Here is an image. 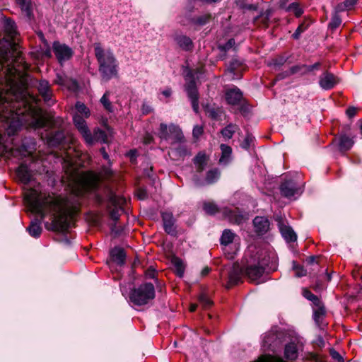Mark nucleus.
Masks as SVG:
<instances>
[{"label": "nucleus", "mask_w": 362, "mask_h": 362, "mask_svg": "<svg viewBox=\"0 0 362 362\" xmlns=\"http://www.w3.org/2000/svg\"><path fill=\"white\" fill-rule=\"evenodd\" d=\"M304 64H297L295 66H291L288 71L289 74L291 75L296 74L298 73H300L303 74V71L304 70Z\"/></svg>", "instance_id": "59"}, {"label": "nucleus", "mask_w": 362, "mask_h": 362, "mask_svg": "<svg viewBox=\"0 0 362 362\" xmlns=\"http://www.w3.org/2000/svg\"><path fill=\"white\" fill-rule=\"evenodd\" d=\"M280 190L284 197L290 199H296L303 192L302 187L297 185L293 180H287L283 182L281 185Z\"/></svg>", "instance_id": "10"}, {"label": "nucleus", "mask_w": 362, "mask_h": 362, "mask_svg": "<svg viewBox=\"0 0 362 362\" xmlns=\"http://www.w3.org/2000/svg\"><path fill=\"white\" fill-rule=\"evenodd\" d=\"M236 129L237 126L230 124L226 126L223 129H222L221 134L226 139H230V138H232Z\"/></svg>", "instance_id": "48"}, {"label": "nucleus", "mask_w": 362, "mask_h": 362, "mask_svg": "<svg viewBox=\"0 0 362 362\" xmlns=\"http://www.w3.org/2000/svg\"><path fill=\"white\" fill-rule=\"evenodd\" d=\"M111 257L118 265H123L125 262V253L122 248L115 247L110 252Z\"/></svg>", "instance_id": "28"}, {"label": "nucleus", "mask_w": 362, "mask_h": 362, "mask_svg": "<svg viewBox=\"0 0 362 362\" xmlns=\"http://www.w3.org/2000/svg\"><path fill=\"white\" fill-rule=\"evenodd\" d=\"M289 57L280 54L273 58L270 62L268 63L269 66H272L275 71L281 70V67L288 62Z\"/></svg>", "instance_id": "30"}, {"label": "nucleus", "mask_w": 362, "mask_h": 362, "mask_svg": "<svg viewBox=\"0 0 362 362\" xmlns=\"http://www.w3.org/2000/svg\"><path fill=\"white\" fill-rule=\"evenodd\" d=\"M30 92H0V156L22 158L30 153L24 146L17 148L8 140L23 124L37 129L44 127L47 118Z\"/></svg>", "instance_id": "1"}, {"label": "nucleus", "mask_w": 362, "mask_h": 362, "mask_svg": "<svg viewBox=\"0 0 362 362\" xmlns=\"http://www.w3.org/2000/svg\"><path fill=\"white\" fill-rule=\"evenodd\" d=\"M15 2L28 18L33 15L32 5L30 0H15Z\"/></svg>", "instance_id": "36"}, {"label": "nucleus", "mask_w": 362, "mask_h": 362, "mask_svg": "<svg viewBox=\"0 0 362 362\" xmlns=\"http://www.w3.org/2000/svg\"><path fill=\"white\" fill-rule=\"evenodd\" d=\"M93 47L101 76L103 79L108 81L117 74L116 59L110 50H104L100 42H95Z\"/></svg>", "instance_id": "5"}, {"label": "nucleus", "mask_w": 362, "mask_h": 362, "mask_svg": "<svg viewBox=\"0 0 362 362\" xmlns=\"http://www.w3.org/2000/svg\"><path fill=\"white\" fill-rule=\"evenodd\" d=\"M220 177V172L218 169L209 170L206 177V182L208 184H212L218 180Z\"/></svg>", "instance_id": "47"}, {"label": "nucleus", "mask_w": 362, "mask_h": 362, "mask_svg": "<svg viewBox=\"0 0 362 362\" xmlns=\"http://www.w3.org/2000/svg\"><path fill=\"white\" fill-rule=\"evenodd\" d=\"M169 126H167L165 124H160V129H159V136L162 139L168 140L170 139V135H169Z\"/></svg>", "instance_id": "52"}, {"label": "nucleus", "mask_w": 362, "mask_h": 362, "mask_svg": "<svg viewBox=\"0 0 362 362\" xmlns=\"http://www.w3.org/2000/svg\"><path fill=\"white\" fill-rule=\"evenodd\" d=\"M353 145L354 141L351 138L345 134L340 136L339 146L341 151H346L349 150Z\"/></svg>", "instance_id": "35"}, {"label": "nucleus", "mask_w": 362, "mask_h": 362, "mask_svg": "<svg viewBox=\"0 0 362 362\" xmlns=\"http://www.w3.org/2000/svg\"><path fill=\"white\" fill-rule=\"evenodd\" d=\"M223 214L230 222L240 224L244 221V216L243 215L237 214L235 211L230 209H225Z\"/></svg>", "instance_id": "34"}, {"label": "nucleus", "mask_w": 362, "mask_h": 362, "mask_svg": "<svg viewBox=\"0 0 362 362\" xmlns=\"http://www.w3.org/2000/svg\"><path fill=\"white\" fill-rule=\"evenodd\" d=\"M126 199L123 197L116 195L110 192L107 197V209L110 217L115 221L119 220L121 214L124 212L123 206Z\"/></svg>", "instance_id": "8"}, {"label": "nucleus", "mask_w": 362, "mask_h": 362, "mask_svg": "<svg viewBox=\"0 0 362 362\" xmlns=\"http://www.w3.org/2000/svg\"><path fill=\"white\" fill-rule=\"evenodd\" d=\"M207 158L204 153H199L194 159V163L197 165V170L201 172L206 165Z\"/></svg>", "instance_id": "38"}, {"label": "nucleus", "mask_w": 362, "mask_h": 362, "mask_svg": "<svg viewBox=\"0 0 362 362\" xmlns=\"http://www.w3.org/2000/svg\"><path fill=\"white\" fill-rule=\"evenodd\" d=\"M245 69V64L243 60L237 57L233 58L228 63L227 70L233 76L238 77Z\"/></svg>", "instance_id": "19"}, {"label": "nucleus", "mask_w": 362, "mask_h": 362, "mask_svg": "<svg viewBox=\"0 0 362 362\" xmlns=\"http://www.w3.org/2000/svg\"><path fill=\"white\" fill-rule=\"evenodd\" d=\"M41 93L40 98L44 100V101L48 105H51L53 103V101L51 100V93L52 92H40Z\"/></svg>", "instance_id": "60"}, {"label": "nucleus", "mask_w": 362, "mask_h": 362, "mask_svg": "<svg viewBox=\"0 0 362 362\" xmlns=\"http://www.w3.org/2000/svg\"><path fill=\"white\" fill-rule=\"evenodd\" d=\"M221 156L219 158V164L222 165H228L232 160V148L230 146L222 144L220 146Z\"/></svg>", "instance_id": "24"}, {"label": "nucleus", "mask_w": 362, "mask_h": 362, "mask_svg": "<svg viewBox=\"0 0 362 362\" xmlns=\"http://www.w3.org/2000/svg\"><path fill=\"white\" fill-rule=\"evenodd\" d=\"M155 298V288L151 283H144L132 289L129 294L132 303L136 305H144Z\"/></svg>", "instance_id": "6"}, {"label": "nucleus", "mask_w": 362, "mask_h": 362, "mask_svg": "<svg viewBox=\"0 0 362 362\" xmlns=\"http://www.w3.org/2000/svg\"><path fill=\"white\" fill-rule=\"evenodd\" d=\"M199 301L204 308L209 307L212 303L211 300L205 293L199 295Z\"/></svg>", "instance_id": "56"}, {"label": "nucleus", "mask_w": 362, "mask_h": 362, "mask_svg": "<svg viewBox=\"0 0 362 362\" xmlns=\"http://www.w3.org/2000/svg\"><path fill=\"white\" fill-rule=\"evenodd\" d=\"M262 343L264 349L273 351L281 343V341L276 333L271 332L265 334Z\"/></svg>", "instance_id": "20"}, {"label": "nucleus", "mask_w": 362, "mask_h": 362, "mask_svg": "<svg viewBox=\"0 0 362 362\" xmlns=\"http://www.w3.org/2000/svg\"><path fill=\"white\" fill-rule=\"evenodd\" d=\"M4 30L8 35L12 36L16 33V23L12 18H6L4 20Z\"/></svg>", "instance_id": "37"}, {"label": "nucleus", "mask_w": 362, "mask_h": 362, "mask_svg": "<svg viewBox=\"0 0 362 362\" xmlns=\"http://www.w3.org/2000/svg\"><path fill=\"white\" fill-rule=\"evenodd\" d=\"M340 82V78L329 71L323 72L319 79L320 86L325 90H329L335 88V86Z\"/></svg>", "instance_id": "12"}, {"label": "nucleus", "mask_w": 362, "mask_h": 362, "mask_svg": "<svg viewBox=\"0 0 362 362\" xmlns=\"http://www.w3.org/2000/svg\"><path fill=\"white\" fill-rule=\"evenodd\" d=\"M174 40L183 51L192 52L194 49V45L192 40L185 35L176 34L174 36Z\"/></svg>", "instance_id": "16"}, {"label": "nucleus", "mask_w": 362, "mask_h": 362, "mask_svg": "<svg viewBox=\"0 0 362 362\" xmlns=\"http://www.w3.org/2000/svg\"><path fill=\"white\" fill-rule=\"evenodd\" d=\"M170 154L177 159L187 155V149L185 146L180 144L177 148L171 150Z\"/></svg>", "instance_id": "45"}, {"label": "nucleus", "mask_w": 362, "mask_h": 362, "mask_svg": "<svg viewBox=\"0 0 362 362\" xmlns=\"http://www.w3.org/2000/svg\"><path fill=\"white\" fill-rule=\"evenodd\" d=\"M91 141H86L88 144L92 145L95 142H107V135L105 132L99 128L95 129L93 134H91Z\"/></svg>", "instance_id": "26"}, {"label": "nucleus", "mask_w": 362, "mask_h": 362, "mask_svg": "<svg viewBox=\"0 0 362 362\" xmlns=\"http://www.w3.org/2000/svg\"><path fill=\"white\" fill-rule=\"evenodd\" d=\"M237 7L243 11H257L258 8L257 4H247V0H237L236 1Z\"/></svg>", "instance_id": "41"}, {"label": "nucleus", "mask_w": 362, "mask_h": 362, "mask_svg": "<svg viewBox=\"0 0 362 362\" xmlns=\"http://www.w3.org/2000/svg\"><path fill=\"white\" fill-rule=\"evenodd\" d=\"M303 295L306 299L312 301L315 305H319L320 304H321V302L320 299L317 298V296L314 295L309 290L304 289L303 291Z\"/></svg>", "instance_id": "49"}, {"label": "nucleus", "mask_w": 362, "mask_h": 362, "mask_svg": "<svg viewBox=\"0 0 362 362\" xmlns=\"http://www.w3.org/2000/svg\"><path fill=\"white\" fill-rule=\"evenodd\" d=\"M161 216L165 231L169 235H175L176 234V228L173 214L165 211L162 213Z\"/></svg>", "instance_id": "17"}, {"label": "nucleus", "mask_w": 362, "mask_h": 362, "mask_svg": "<svg viewBox=\"0 0 362 362\" xmlns=\"http://www.w3.org/2000/svg\"><path fill=\"white\" fill-rule=\"evenodd\" d=\"M52 49L60 64L71 59L74 54V50L70 47L59 41H54L53 42Z\"/></svg>", "instance_id": "9"}, {"label": "nucleus", "mask_w": 362, "mask_h": 362, "mask_svg": "<svg viewBox=\"0 0 362 362\" xmlns=\"http://www.w3.org/2000/svg\"><path fill=\"white\" fill-rule=\"evenodd\" d=\"M204 133V127L202 125H195L192 130L193 137L198 139Z\"/></svg>", "instance_id": "58"}, {"label": "nucleus", "mask_w": 362, "mask_h": 362, "mask_svg": "<svg viewBox=\"0 0 362 362\" xmlns=\"http://www.w3.org/2000/svg\"><path fill=\"white\" fill-rule=\"evenodd\" d=\"M276 268L274 254L260 247L249 246L245 252V273L250 281L259 284V279L267 269L274 271Z\"/></svg>", "instance_id": "4"}, {"label": "nucleus", "mask_w": 362, "mask_h": 362, "mask_svg": "<svg viewBox=\"0 0 362 362\" xmlns=\"http://www.w3.org/2000/svg\"><path fill=\"white\" fill-rule=\"evenodd\" d=\"M286 11L293 12L296 18H299L303 13V10L300 8L298 2L290 4L286 8Z\"/></svg>", "instance_id": "43"}, {"label": "nucleus", "mask_w": 362, "mask_h": 362, "mask_svg": "<svg viewBox=\"0 0 362 362\" xmlns=\"http://www.w3.org/2000/svg\"><path fill=\"white\" fill-rule=\"evenodd\" d=\"M16 175L20 181L24 184L30 182L32 174L27 165L21 163L16 170Z\"/></svg>", "instance_id": "22"}, {"label": "nucleus", "mask_w": 362, "mask_h": 362, "mask_svg": "<svg viewBox=\"0 0 362 362\" xmlns=\"http://www.w3.org/2000/svg\"><path fill=\"white\" fill-rule=\"evenodd\" d=\"M346 10H348L344 5V2L338 4L334 9V12L332 13H337L339 14V13L344 12Z\"/></svg>", "instance_id": "63"}, {"label": "nucleus", "mask_w": 362, "mask_h": 362, "mask_svg": "<svg viewBox=\"0 0 362 362\" xmlns=\"http://www.w3.org/2000/svg\"><path fill=\"white\" fill-rule=\"evenodd\" d=\"M65 139L64 134L62 132L58 131L54 132L47 139V143L51 146H57L62 144Z\"/></svg>", "instance_id": "33"}, {"label": "nucleus", "mask_w": 362, "mask_h": 362, "mask_svg": "<svg viewBox=\"0 0 362 362\" xmlns=\"http://www.w3.org/2000/svg\"><path fill=\"white\" fill-rule=\"evenodd\" d=\"M285 356L287 359L293 361L298 357V349L296 344L291 342L286 345L284 351Z\"/></svg>", "instance_id": "32"}, {"label": "nucleus", "mask_w": 362, "mask_h": 362, "mask_svg": "<svg viewBox=\"0 0 362 362\" xmlns=\"http://www.w3.org/2000/svg\"><path fill=\"white\" fill-rule=\"evenodd\" d=\"M313 21L309 18H305L298 26L295 32L291 35L293 40H299L303 33L308 29Z\"/></svg>", "instance_id": "27"}, {"label": "nucleus", "mask_w": 362, "mask_h": 362, "mask_svg": "<svg viewBox=\"0 0 362 362\" xmlns=\"http://www.w3.org/2000/svg\"><path fill=\"white\" fill-rule=\"evenodd\" d=\"M204 209L208 214H214L218 212V209L216 204L214 202H205L204 204Z\"/></svg>", "instance_id": "51"}, {"label": "nucleus", "mask_w": 362, "mask_h": 362, "mask_svg": "<svg viewBox=\"0 0 362 362\" xmlns=\"http://www.w3.org/2000/svg\"><path fill=\"white\" fill-rule=\"evenodd\" d=\"M213 16L211 13H206L200 16H195L189 18V22L198 30L200 28L206 25L211 21Z\"/></svg>", "instance_id": "18"}, {"label": "nucleus", "mask_w": 362, "mask_h": 362, "mask_svg": "<svg viewBox=\"0 0 362 362\" xmlns=\"http://www.w3.org/2000/svg\"><path fill=\"white\" fill-rule=\"evenodd\" d=\"M109 93L106 92L100 99V102L104 107L109 112L112 111V105L109 100Z\"/></svg>", "instance_id": "54"}, {"label": "nucleus", "mask_w": 362, "mask_h": 362, "mask_svg": "<svg viewBox=\"0 0 362 362\" xmlns=\"http://www.w3.org/2000/svg\"><path fill=\"white\" fill-rule=\"evenodd\" d=\"M356 112L357 109L354 107H349L346 111V114L349 118L354 117L356 115Z\"/></svg>", "instance_id": "64"}, {"label": "nucleus", "mask_w": 362, "mask_h": 362, "mask_svg": "<svg viewBox=\"0 0 362 362\" xmlns=\"http://www.w3.org/2000/svg\"><path fill=\"white\" fill-rule=\"evenodd\" d=\"M341 22L342 20L339 14L332 13L331 20L328 23V28L333 32L340 26Z\"/></svg>", "instance_id": "40"}, {"label": "nucleus", "mask_w": 362, "mask_h": 362, "mask_svg": "<svg viewBox=\"0 0 362 362\" xmlns=\"http://www.w3.org/2000/svg\"><path fill=\"white\" fill-rule=\"evenodd\" d=\"M253 224L256 232L260 234L266 233L269 227L268 219L264 216L255 217L253 220Z\"/></svg>", "instance_id": "25"}, {"label": "nucleus", "mask_w": 362, "mask_h": 362, "mask_svg": "<svg viewBox=\"0 0 362 362\" xmlns=\"http://www.w3.org/2000/svg\"><path fill=\"white\" fill-rule=\"evenodd\" d=\"M201 104L203 108L204 109L206 115L211 119L216 120L221 117L223 112L221 108L216 107L214 105H211L209 103H205L204 102H202Z\"/></svg>", "instance_id": "23"}, {"label": "nucleus", "mask_w": 362, "mask_h": 362, "mask_svg": "<svg viewBox=\"0 0 362 362\" xmlns=\"http://www.w3.org/2000/svg\"><path fill=\"white\" fill-rule=\"evenodd\" d=\"M280 232L286 242H294L297 239L296 234L290 226L281 225Z\"/></svg>", "instance_id": "29"}, {"label": "nucleus", "mask_w": 362, "mask_h": 362, "mask_svg": "<svg viewBox=\"0 0 362 362\" xmlns=\"http://www.w3.org/2000/svg\"><path fill=\"white\" fill-rule=\"evenodd\" d=\"M199 92H188V98L189 99L192 109L194 112L198 113L199 107Z\"/></svg>", "instance_id": "44"}, {"label": "nucleus", "mask_w": 362, "mask_h": 362, "mask_svg": "<svg viewBox=\"0 0 362 362\" xmlns=\"http://www.w3.org/2000/svg\"><path fill=\"white\" fill-rule=\"evenodd\" d=\"M322 66L320 62H316L313 65H307L304 64V70L303 71V74H307L308 73L313 72L314 71H318Z\"/></svg>", "instance_id": "53"}, {"label": "nucleus", "mask_w": 362, "mask_h": 362, "mask_svg": "<svg viewBox=\"0 0 362 362\" xmlns=\"http://www.w3.org/2000/svg\"><path fill=\"white\" fill-rule=\"evenodd\" d=\"M75 107L76 110V114H78L85 118H88L90 117V110L83 103L78 101L75 105Z\"/></svg>", "instance_id": "42"}, {"label": "nucleus", "mask_w": 362, "mask_h": 362, "mask_svg": "<svg viewBox=\"0 0 362 362\" xmlns=\"http://www.w3.org/2000/svg\"><path fill=\"white\" fill-rule=\"evenodd\" d=\"M113 175V171L109 167H103L100 175L89 172L87 173L83 179V187L88 191H93L98 187L100 179H109Z\"/></svg>", "instance_id": "7"}, {"label": "nucleus", "mask_w": 362, "mask_h": 362, "mask_svg": "<svg viewBox=\"0 0 362 362\" xmlns=\"http://www.w3.org/2000/svg\"><path fill=\"white\" fill-rule=\"evenodd\" d=\"M254 141V137L250 135V134H247L244 141L242 142V144H240L241 147L245 150H248L250 148V147L251 146L252 144L253 143Z\"/></svg>", "instance_id": "57"}, {"label": "nucleus", "mask_w": 362, "mask_h": 362, "mask_svg": "<svg viewBox=\"0 0 362 362\" xmlns=\"http://www.w3.org/2000/svg\"><path fill=\"white\" fill-rule=\"evenodd\" d=\"M317 306L318 308L314 311L313 319L317 323H319L322 317L325 315V308L321 305V304Z\"/></svg>", "instance_id": "50"}, {"label": "nucleus", "mask_w": 362, "mask_h": 362, "mask_svg": "<svg viewBox=\"0 0 362 362\" xmlns=\"http://www.w3.org/2000/svg\"><path fill=\"white\" fill-rule=\"evenodd\" d=\"M187 85L186 90H197V79L198 78V71L195 69H187L185 74Z\"/></svg>", "instance_id": "21"}, {"label": "nucleus", "mask_w": 362, "mask_h": 362, "mask_svg": "<svg viewBox=\"0 0 362 362\" xmlns=\"http://www.w3.org/2000/svg\"><path fill=\"white\" fill-rule=\"evenodd\" d=\"M196 2L195 0H188L185 6V10L190 13L194 12Z\"/></svg>", "instance_id": "61"}, {"label": "nucleus", "mask_w": 362, "mask_h": 362, "mask_svg": "<svg viewBox=\"0 0 362 362\" xmlns=\"http://www.w3.org/2000/svg\"><path fill=\"white\" fill-rule=\"evenodd\" d=\"M25 201L29 210L40 216L35 218L27 228L30 235L37 238L40 236L42 228V221L49 217V221H45V227L48 230L64 232L68 230V209L64 199L53 193L42 191L40 186L30 188L25 192Z\"/></svg>", "instance_id": "2"}, {"label": "nucleus", "mask_w": 362, "mask_h": 362, "mask_svg": "<svg viewBox=\"0 0 362 362\" xmlns=\"http://www.w3.org/2000/svg\"><path fill=\"white\" fill-rule=\"evenodd\" d=\"M169 132L170 139L174 142H180L182 140V132L178 126L171 124L169 125Z\"/></svg>", "instance_id": "31"}, {"label": "nucleus", "mask_w": 362, "mask_h": 362, "mask_svg": "<svg viewBox=\"0 0 362 362\" xmlns=\"http://www.w3.org/2000/svg\"><path fill=\"white\" fill-rule=\"evenodd\" d=\"M243 269L238 263L233 264L230 269L228 275V281L226 287L228 289L233 286L238 284L241 281Z\"/></svg>", "instance_id": "15"}, {"label": "nucleus", "mask_w": 362, "mask_h": 362, "mask_svg": "<svg viewBox=\"0 0 362 362\" xmlns=\"http://www.w3.org/2000/svg\"><path fill=\"white\" fill-rule=\"evenodd\" d=\"M20 58L15 42L0 47V90H29L37 85V80L16 67Z\"/></svg>", "instance_id": "3"}, {"label": "nucleus", "mask_w": 362, "mask_h": 362, "mask_svg": "<svg viewBox=\"0 0 362 362\" xmlns=\"http://www.w3.org/2000/svg\"><path fill=\"white\" fill-rule=\"evenodd\" d=\"M235 44V41L234 38H230L225 44L223 45H218V49L221 52H226L230 49H231Z\"/></svg>", "instance_id": "55"}, {"label": "nucleus", "mask_w": 362, "mask_h": 362, "mask_svg": "<svg viewBox=\"0 0 362 362\" xmlns=\"http://www.w3.org/2000/svg\"><path fill=\"white\" fill-rule=\"evenodd\" d=\"M172 263L175 268L177 275L182 277L185 271V267L182 261L180 258L174 257L172 260Z\"/></svg>", "instance_id": "46"}, {"label": "nucleus", "mask_w": 362, "mask_h": 362, "mask_svg": "<svg viewBox=\"0 0 362 362\" xmlns=\"http://www.w3.org/2000/svg\"><path fill=\"white\" fill-rule=\"evenodd\" d=\"M330 355H331L332 358L333 359H334L335 361H337L338 362H344L343 357L341 356V354L339 352H337L334 349H332L330 351Z\"/></svg>", "instance_id": "62"}, {"label": "nucleus", "mask_w": 362, "mask_h": 362, "mask_svg": "<svg viewBox=\"0 0 362 362\" xmlns=\"http://www.w3.org/2000/svg\"><path fill=\"white\" fill-rule=\"evenodd\" d=\"M54 82L67 88V90H78L79 84L76 79L65 74H57Z\"/></svg>", "instance_id": "13"}, {"label": "nucleus", "mask_w": 362, "mask_h": 362, "mask_svg": "<svg viewBox=\"0 0 362 362\" xmlns=\"http://www.w3.org/2000/svg\"><path fill=\"white\" fill-rule=\"evenodd\" d=\"M234 238L235 234L230 230L226 229L221 237V244L226 246L233 243Z\"/></svg>", "instance_id": "39"}, {"label": "nucleus", "mask_w": 362, "mask_h": 362, "mask_svg": "<svg viewBox=\"0 0 362 362\" xmlns=\"http://www.w3.org/2000/svg\"><path fill=\"white\" fill-rule=\"evenodd\" d=\"M226 100L230 105H239L240 111L244 115L249 112L250 107L243 99L242 92H226Z\"/></svg>", "instance_id": "11"}, {"label": "nucleus", "mask_w": 362, "mask_h": 362, "mask_svg": "<svg viewBox=\"0 0 362 362\" xmlns=\"http://www.w3.org/2000/svg\"><path fill=\"white\" fill-rule=\"evenodd\" d=\"M73 122L84 140L86 141H91V132L84 118L78 114H74L73 116Z\"/></svg>", "instance_id": "14"}]
</instances>
